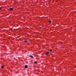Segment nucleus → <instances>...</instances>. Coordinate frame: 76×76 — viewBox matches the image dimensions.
Listing matches in <instances>:
<instances>
[{
  "label": "nucleus",
  "instance_id": "f257e3e1",
  "mask_svg": "<svg viewBox=\"0 0 76 76\" xmlns=\"http://www.w3.org/2000/svg\"><path fill=\"white\" fill-rule=\"evenodd\" d=\"M25 68H26V69L28 68V66L27 65H26L25 66Z\"/></svg>",
  "mask_w": 76,
  "mask_h": 76
},
{
  "label": "nucleus",
  "instance_id": "f03ea898",
  "mask_svg": "<svg viewBox=\"0 0 76 76\" xmlns=\"http://www.w3.org/2000/svg\"><path fill=\"white\" fill-rule=\"evenodd\" d=\"M10 10H13V8H10Z\"/></svg>",
  "mask_w": 76,
  "mask_h": 76
},
{
  "label": "nucleus",
  "instance_id": "7ed1b4c3",
  "mask_svg": "<svg viewBox=\"0 0 76 76\" xmlns=\"http://www.w3.org/2000/svg\"><path fill=\"white\" fill-rule=\"evenodd\" d=\"M29 57H31L32 58H33V56H29Z\"/></svg>",
  "mask_w": 76,
  "mask_h": 76
},
{
  "label": "nucleus",
  "instance_id": "20e7f679",
  "mask_svg": "<svg viewBox=\"0 0 76 76\" xmlns=\"http://www.w3.org/2000/svg\"><path fill=\"white\" fill-rule=\"evenodd\" d=\"M1 68H2V69H3V68H4V66H1Z\"/></svg>",
  "mask_w": 76,
  "mask_h": 76
},
{
  "label": "nucleus",
  "instance_id": "39448f33",
  "mask_svg": "<svg viewBox=\"0 0 76 76\" xmlns=\"http://www.w3.org/2000/svg\"><path fill=\"white\" fill-rule=\"evenodd\" d=\"M48 54H49V52H48L47 53H46V55H48Z\"/></svg>",
  "mask_w": 76,
  "mask_h": 76
},
{
  "label": "nucleus",
  "instance_id": "423d86ee",
  "mask_svg": "<svg viewBox=\"0 0 76 76\" xmlns=\"http://www.w3.org/2000/svg\"><path fill=\"white\" fill-rule=\"evenodd\" d=\"M24 42H25V43H26L27 42V41H26V40H25V41H24Z\"/></svg>",
  "mask_w": 76,
  "mask_h": 76
},
{
  "label": "nucleus",
  "instance_id": "0eeeda50",
  "mask_svg": "<svg viewBox=\"0 0 76 76\" xmlns=\"http://www.w3.org/2000/svg\"><path fill=\"white\" fill-rule=\"evenodd\" d=\"M49 23H51V21H50V20L49 21Z\"/></svg>",
  "mask_w": 76,
  "mask_h": 76
},
{
  "label": "nucleus",
  "instance_id": "6e6552de",
  "mask_svg": "<svg viewBox=\"0 0 76 76\" xmlns=\"http://www.w3.org/2000/svg\"><path fill=\"white\" fill-rule=\"evenodd\" d=\"M34 64H37V62H34Z\"/></svg>",
  "mask_w": 76,
  "mask_h": 76
},
{
  "label": "nucleus",
  "instance_id": "1a4fd4ad",
  "mask_svg": "<svg viewBox=\"0 0 76 76\" xmlns=\"http://www.w3.org/2000/svg\"><path fill=\"white\" fill-rule=\"evenodd\" d=\"M52 51V50H50V52H51Z\"/></svg>",
  "mask_w": 76,
  "mask_h": 76
},
{
  "label": "nucleus",
  "instance_id": "9d476101",
  "mask_svg": "<svg viewBox=\"0 0 76 76\" xmlns=\"http://www.w3.org/2000/svg\"><path fill=\"white\" fill-rule=\"evenodd\" d=\"M0 10H1V8L0 7Z\"/></svg>",
  "mask_w": 76,
  "mask_h": 76
},
{
  "label": "nucleus",
  "instance_id": "9b49d317",
  "mask_svg": "<svg viewBox=\"0 0 76 76\" xmlns=\"http://www.w3.org/2000/svg\"><path fill=\"white\" fill-rule=\"evenodd\" d=\"M75 68H76V66H75Z\"/></svg>",
  "mask_w": 76,
  "mask_h": 76
}]
</instances>
